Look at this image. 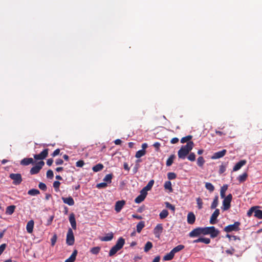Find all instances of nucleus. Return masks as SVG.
Here are the masks:
<instances>
[{
	"label": "nucleus",
	"mask_w": 262,
	"mask_h": 262,
	"mask_svg": "<svg viewBox=\"0 0 262 262\" xmlns=\"http://www.w3.org/2000/svg\"><path fill=\"white\" fill-rule=\"evenodd\" d=\"M246 161L245 160H242L237 162L233 168V171H236L241 168L242 166L246 164Z\"/></svg>",
	"instance_id": "4468645a"
},
{
	"label": "nucleus",
	"mask_w": 262,
	"mask_h": 262,
	"mask_svg": "<svg viewBox=\"0 0 262 262\" xmlns=\"http://www.w3.org/2000/svg\"><path fill=\"white\" fill-rule=\"evenodd\" d=\"M219 234L220 231L214 226L208 227V234H209L212 238L216 237Z\"/></svg>",
	"instance_id": "0eeeda50"
},
{
	"label": "nucleus",
	"mask_w": 262,
	"mask_h": 262,
	"mask_svg": "<svg viewBox=\"0 0 262 262\" xmlns=\"http://www.w3.org/2000/svg\"><path fill=\"white\" fill-rule=\"evenodd\" d=\"M7 245L6 244H3L0 246V255L3 253L6 249Z\"/></svg>",
	"instance_id": "e2e57ef3"
},
{
	"label": "nucleus",
	"mask_w": 262,
	"mask_h": 262,
	"mask_svg": "<svg viewBox=\"0 0 262 262\" xmlns=\"http://www.w3.org/2000/svg\"><path fill=\"white\" fill-rule=\"evenodd\" d=\"M160 145H161L160 143L158 142H155L153 145L154 147L156 149V150L157 151L159 150Z\"/></svg>",
	"instance_id": "0e129e2a"
},
{
	"label": "nucleus",
	"mask_w": 262,
	"mask_h": 262,
	"mask_svg": "<svg viewBox=\"0 0 262 262\" xmlns=\"http://www.w3.org/2000/svg\"><path fill=\"white\" fill-rule=\"evenodd\" d=\"M228 189V185L227 184L224 185L221 188L220 195L221 197L223 199L225 197V193Z\"/></svg>",
	"instance_id": "c756f323"
},
{
	"label": "nucleus",
	"mask_w": 262,
	"mask_h": 262,
	"mask_svg": "<svg viewBox=\"0 0 262 262\" xmlns=\"http://www.w3.org/2000/svg\"><path fill=\"white\" fill-rule=\"evenodd\" d=\"M218 199H219V197L217 195H216L214 199H213V201L211 205V209H215L217 206L218 205Z\"/></svg>",
	"instance_id": "473e14b6"
},
{
	"label": "nucleus",
	"mask_w": 262,
	"mask_h": 262,
	"mask_svg": "<svg viewBox=\"0 0 262 262\" xmlns=\"http://www.w3.org/2000/svg\"><path fill=\"white\" fill-rule=\"evenodd\" d=\"M15 208H16V207L14 205H11V206H8L6 210V214H7L8 215L12 214L15 211Z\"/></svg>",
	"instance_id": "b1692460"
},
{
	"label": "nucleus",
	"mask_w": 262,
	"mask_h": 262,
	"mask_svg": "<svg viewBox=\"0 0 262 262\" xmlns=\"http://www.w3.org/2000/svg\"><path fill=\"white\" fill-rule=\"evenodd\" d=\"M163 230L162 224H158L154 229V233L156 237L159 238Z\"/></svg>",
	"instance_id": "1a4fd4ad"
},
{
	"label": "nucleus",
	"mask_w": 262,
	"mask_h": 262,
	"mask_svg": "<svg viewBox=\"0 0 262 262\" xmlns=\"http://www.w3.org/2000/svg\"><path fill=\"white\" fill-rule=\"evenodd\" d=\"M152 243L151 242H147L144 247V250L145 252H147L149 250H150L152 247Z\"/></svg>",
	"instance_id": "58836bf2"
},
{
	"label": "nucleus",
	"mask_w": 262,
	"mask_h": 262,
	"mask_svg": "<svg viewBox=\"0 0 262 262\" xmlns=\"http://www.w3.org/2000/svg\"><path fill=\"white\" fill-rule=\"evenodd\" d=\"M44 165L45 162L43 161L38 162L35 166L32 167L30 169V172L31 174H35L38 173Z\"/></svg>",
	"instance_id": "39448f33"
},
{
	"label": "nucleus",
	"mask_w": 262,
	"mask_h": 262,
	"mask_svg": "<svg viewBox=\"0 0 262 262\" xmlns=\"http://www.w3.org/2000/svg\"><path fill=\"white\" fill-rule=\"evenodd\" d=\"M210 239L209 238L206 237H200L196 239H195L193 241V243H198L200 242L204 243L206 244H208L210 243Z\"/></svg>",
	"instance_id": "aec40b11"
},
{
	"label": "nucleus",
	"mask_w": 262,
	"mask_h": 262,
	"mask_svg": "<svg viewBox=\"0 0 262 262\" xmlns=\"http://www.w3.org/2000/svg\"><path fill=\"white\" fill-rule=\"evenodd\" d=\"M219 214L220 210L219 209H216L211 216L209 221L211 224H215L216 223V219Z\"/></svg>",
	"instance_id": "9b49d317"
},
{
	"label": "nucleus",
	"mask_w": 262,
	"mask_h": 262,
	"mask_svg": "<svg viewBox=\"0 0 262 262\" xmlns=\"http://www.w3.org/2000/svg\"><path fill=\"white\" fill-rule=\"evenodd\" d=\"M227 152V150L226 149H223L221 151H219L214 153L213 156L211 157L212 159H216L221 158L224 157Z\"/></svg>",
	"instance_id": "ddd939ff"
},
{
	"label": "nucleus",
	"mask_w": 262,
	"mask_h": 262,
	"mask_svg": "<svg viewBox=\"0 0 262 262\" xmlns=\"http://www.w3.org/2000/svg\"><path fill=\"white\" fill-rule=\"evenodd\" d=\"M124 244L125 239L122 237H119L115 245L111 249L108 254L109 256H113L119 250L122 248Z\"/></svg>",
	"instance_id": "f257e3e1"
},
{
	"label": "nucleus",
	"mask_w": 262,
	"mask_h": 262,
	"mask_svg": "<svg viewBox=\"0 0 262 262\" xmlns=\"http://www.w3.org/2000/svg\"><path fill=\"white\" fill-rule=\"evenodd\" d=\"M33 163H34V161L31 158H24L20 161V164L24 166L29 165V164Z\"/></svg>",
	"instance_id": "a211bd4d"
},
{
	"label": "nucleus",
	"mask_w": 262,
	"mask_h": 262,
	"mask_svg": "<svg viewBox=\"0 0 262 262\" xmlns=\"http://www.w3.org/2000/svg\"><path fill=\"white\" fill-rule=\"evenodd\" d=\"M225 171H226V166L223 164L221 165L220 166L219 173L220 174H222V173H224Z\"/></svg>",
	"instance_id": "680f3d73"
},
{
	"label": "nucleus",
	"mask_w": 262,
	"mask_h": 262,
	"mask_svg": "<svg viewBox=\"0 0 262 262\" xmlns=\"http://www.w3.org/2000/svg\"><path fill=\"white\" fill-rule=\"evenodd\" d=\"M28 194L30 195H36L39 194V191L38 189H32L28 191Z\"/></svg>",
	"instance_id": "79ce46f5"
},
{
	"label": "nucleus",
	"mask_w": 262,
	"mask_h": 262,
	"mask_svg": "<svg viewBox=\"0 0 262 262\" xmlns=\"http://www.w3.org/2000/svg\"><path fill=\"white\" fill-rule=\"evenodd\" d=\"M192 136L191 135H188L186 137H183L181 140V142L182 143L188 142L192 139Z\"/></svg>",
	"instance_id": "c03bdc74"
},
{
	"label": "nucleus",
	"mask_w": 262,
	"mask_h": 262,
	"mask_svg": "<svg viewBox=\"0 0 262 262\" xmlns=\"http://www.w3.org/2000/svg\"><path fill=\"white\" fill-rule=\"evenodd\" d=\"M167 177L169 180H173L176 178L177 175L174 172H169L167 174Z\"/></svg>",
	"instance_id": "603ef678"
},
{
	"label": "nucleus",
	"mask_w": 262,
	"mask_h": 262,
	"mask_svg": "<svg viewBox=\"0 0 262 262\" xmlns=\"http://www.w3.org/2000/svg\"><path fill=\"white\" fill-rule=\"evenodd\" d=\"M248 177V174L247 172H244L242 174L239 176L237 177V180L239 183H243L246 181Z\"/></svg>",
	"instance_id": "bb28decb"
},
{
	"label": "nucleus",
	"mask_w": 262,
	"mask_h": 262,
	"mask_svg": "<svg viewBox=\"0 0 262 262\" xmlns=\"http://www.w3.org/2000/svg\"><path fill=\"white\" fill-rule=\"evenodd\" d=\"M146 154L145 150H139L137 151L136 153L135 157L137 158H140Z\"/></svg>",
	"instance_id": "ea45409f"
},
{
	"label": "nucleus",
	"mask_w": 262,
	"mask_h": 262,
	"mask_svg": "<svg viewBox=\"0 0 262 262\" xmlns=\"http://www.w3.org/2000/svg\"><path fill=\"white\" fill-rule=\"evenodd\" d=\"M63 163V161L61 159H58L56 160L55 163L57 165H61Z\"/></svg>",
	"instance_id": "774afa93"
},
{
	"label": "nucleus",
	"mask_w": 262,
	"mask_h": 262,
	"mask_svg": "<svg viewBox=\"0 0 262 262\" xmlns=\"http://www.w3.org/2000/svg\"><path fill=\"white\" fill-rule=\"evenodd\" d=\"M185 248L184 246L183 245H179L178 246L175 247L174 248H173L171 250V251L173 252L174 254L175 253L180 251L181 250H183Z\"/></svg>",
	"instance_id": "2f4dec72"
},
{
	"label": "nucleus",
	"mask_w": 262,
	"mask_h": 262,
	"mask_svg": "<svg viewBox=\"0 0 262 262\" xmlns=\"http://www.w3.org/2000/svg\"><path fill=\"white\" fill-rule=\"evenodd\" d=\"M60 185V182L57 181H56L53 183V187L56 191L57 192L59 190V188Z\"/></svg>",
	"instance_id": "09e8293b"
},
{
	"label": "nucleus",
	"mask_w": 262,
	"mask_h": 262,
	"mask_svg": "<svg viewBox=\"0 0 262 262\" xmlns=\"http://www.w3.org/2000/svg\"><path fill=\"white\" fill-rule=\"evenodd\" d=\"M240 222H235L233 224L226 226L224 229V231L227 233L231 232L232 231H238L240 230Z\"/></svg>",
	"instance_id": "7ed1b4c3"
},
{
	"label": "nucleus",
	"mask_w": 262,
	"mask_h": 262,
	"mask_svg": "<svg viewBox=\"0 0 262 262\" xmlns=\"http://www.w3.org/2000/svg\"><path fill=\"white\" fill-rule=\"evenodd\" d=\"M114 234L112 232L108 233L106 236L100 238L101 241H110L113 238Z\"/></svg>",
	"instance_id": "a878e982"
},
{
	"label": "nucleus",
	"mask_w": 262,
	"mask_h": 262,
	"mask_svg": "<svg viewBox=\"0 0 262 262\" xmlns=\"http://www.w3.org/2000/svg\"><path fill=\"white\" fill-rule=\"evenodd\" d=\"M69 221L71 225L72 228L74 230L76 229V222L75 218V215L72 213L69 216Z\"/></svg>",
	"instance_id": "dca6fc26"
},
{
	"label": "nucleus",
	"mask_w": 262,
	"mask_h": 262,
	"mask_svg": "<svg viewBox=\"0 0 262 262\" xmlns=\"http://www.w3.org/2000/svg\"><path fill=\"white\" fill-rule=\"evenodd\" d=\"M174 254L173 252L170 251V252L168 253H167L163 258V260L164 261H168L173 259Z\"/></svg>",
	"instance_id": "393cba45"
},
{
	"label": "nucleus",
	"mask_w": 262,
	"mask_h": 262,
	"mask_svg": "<svg viewBox=\"0 0 262 262\" xmlns=\"http://www.w3.org/2000/svg\"><path fill=\"white\" fill-rule=\"evenodd\" d=\"M34 222L33 220L29 221L27 224L26 229L29 233H32L33 230Z\"/></svg>",
	"instance_id": "f3484780"
},
{
	"label": "nucleus",
	"mask_w": 262,
	"mask_h": 262,
	"mask_svg": "<svg viewBox=\"0 0 262 262\" xmlns=\"http://www.w3.org/2000/svg\"><path fill=\"white\" fill-rule=\"evenodd\" d=\"M113 175L112 173L106 174L103 179V181L106 182L108 183H111L112 182V179L113 178Z\"/></svg>",
	"instance_id": "a19ab883"
},
{
	"label": "nucleus",
	"mask_w": 262,
	"mask_h": 262,
	"mask_svg": "<svg viewBox=\"0 0 262 262\" xmlns=\"http://www.w3.org/2000/svg\"><path fill=\"white\" fill-rule=\"evenodd\" d=\"M75 242V238L73 232L71 228H69L67 234L66 243L69 246L74 245Z\"/></svg>",
	"instance_id": "20e7f679"
},
{
	"label": "nucleus",
	"mask_w": 262,
	"mask_h": 262,
	"mask_svg": "<svg viewBox=\"0 0 262 262\" xmlns=\"http://www.w3.org/2000/svg\"><path fill=\"white\" fill-rule=\"evenodd\" d=\"M193 142L192 141H189L187 143L186 145L182 146V147L184 148V149L187 150L189 152L193 148Z\"/></svg>",
	"instance_id": "5701e85b"
},
{
	"label": "nucleus",
	"mask_w": 262,
	"mask_h": 262,
	"mask_svg": "<svg viewBox=\"0 0 262 262\" xmlns=\"http://www.w3.org/2000/svg\"><path fill=\"white\" fill-rule=\"evenodd\" d=\"M164 188L166 189H168L170 191H172V189L171 187V183L170 181H166L164 184Z\"/></svg>",
	"instance_id": "49530a36"
},
{
	"label": "nucleus",
	"mask_w": 262,
	"mask_h": 262,
	"mask_svg": "<svg viewBox=\"0 0 262 262\" xmlns=\"http://www.w3.org/2000/svg\"><path fill=\"white\" fill-rule=\"evenodd\" d=\"M254 216L259 219H262V210L256 209L254 212Z\"/></svg>",
	"instance_id": "37998d69"
},
{
	"label": "nucleus",
	"mask_w": 262,
	"mask_h": 262,
	"mask_svg": "<svg viewBox=\"0 0 262 262\" xmlns=\"http://www.w3.org/2000/svg\"><path fill=\"white\" fill-rule=\"evenodd\" d=\"M77 254V251L74 250L69 258L66 260L65 262H74L76 259V257Z\"/></svg>",
	"instance_id": "412c9836"
},
{
	"label": "nucleus",
	"mask_w": 262,
	"mask_h": 262,
	"mask_svg": "<svg viewBox=\"0 0 262 262\" xmlns=\"http://www.w3.org/2000/svg\"><path fill=\"white\" fill-rule=\"evenodd\" d=\"M231 202L226 199L224 198V200L223 201V207L222 208L223 210H227L229 209L231 206L230 205Z\"/></svg>",
	"instance_id": "4be33fe9"
},
{
	"label": "nucleus",
	"mask_w": 262,
	"mask_h": 262,
	"mask_svg": "<svg viewBox=\"0 0 262 262\" xmlns=\"http://www.w3.org/2000/svg\"><path fill=\"white\" fill-rule=\"evenodd\" d=\"M205 162V161L203 157H199L197 159V165L200 167H202Z\"/></svg>",
	"instance_id": "e433bc0d"
},
{
	"label": "nucleus",
	"mask_w": 262,
	"mask_h": 262,
	"mask_svg": "<svg viewBox=\"0 0 262 262\" xmlns=\"http://www.w3.org/2000/svg\"><path fill=\"white\" fill-rule=\"evenodd\" d=\"M179 142V139L178 138H173L171 141H170V143L171 144H176L177 143H178Z\"/></svg>",
	"instance_id": "338daca9"
},
{
	"label": "nucleus",
	"mask_w": 262,
	"mask_h": 262,
	"mask_svg": "<svg viewBox=\"0 0 262 262\" xmlns=\"http://www.w3.org/2000/svg\"><path fill=\"white\" fill-rule=\"evenodd\" d=\"M195 221V216L193 212H189L187 215V222L189 224H193Z\"/></svg>",
	"instance_id": "6ab92c4d"
},
{
	"label": "nucleus",
	"mask_w": 262,
	"mask_h": 262,
	"mask_svg": "<svg viewBox=\"0 0 262 262\" xmlns=\"http://www.w3.org/2000/svg\"><path fill=\"white\" fill-rule=\"evenodd\" d=\"M38 187H39V189H40L41 190H42L43 191H46L47 190L46 185L43 183L40 182L38 185Z\"/></svg>",
	"instance_id": "13d9d810"
},
{
	"label": "nucleus",
	"mask_w": 262,
	"mask_h": 262,
	"mask_svg": "<svg viewBox=\"0 0 262 262\" xmlns=\"http://www.w3.org/2000/svg\"><path fill=\"white\" fill-rule=\"evenodd\" d=\"M256 207H251L247 212V215L248 216H251L253 212H255V210L256 209Z\"/></svg>",
	"instance_id": "4d7b16f0"
},
{
	"label": "nucleus",
	"mask_w": 262,
	"mask_h": 262,
	"mask_svg": "<svg viewBox=\"0 0 262 262\" xmlns=\"http://www.w3.org/2000/svg\"><path fill=\"white\" fill-rule=\"evenodd\" d=\"M189 153L187 150L181 147L178 152V157L180 159H184Z\"/></svg>",
	"instance_id": "f8f14e48"
},
{
	"label": "nucleus",
	"mask_w": 262,
	"mask_h": 262,
	"mask_svg": "<svg viewBox=\"0 0 262 262\" xmlns=\"http://www.w3.org/2000/svg\"><path fill=\"white\" fill-rule=\"evenodd\" d=\"M234 252H235V249L233 248H231L230 249H227L225 251V252L227 254L231 255H233L234 254Z\"/></svg>",
	"instance_id": "052dcab7"
},
{
	"label": "nucleus",
	"mask_w": 262,
	"mask_h": 262,
	"mask_svg": "<svg viewBox=\"0 0 262 262\" xmlns=\"http://www.w3.org/2000/svg\"><path fill=\"white\" fill-rule=\"evenodd\" d=\"M104 166L102 164L99 163L93 167L92 169L94 172H98L102 170Z\"/></svg>",
	"instance_id": "cd10ccee"
},
{
	"label": "nucleus",
	"mask_w": 262,
	"mask_h": 262,
	"mask_svg": "<svg viewBox=\"0 0 262 262\" xmlns=\"http://www.w3.org/2000/svg\"><path fill=\"white\" fill-rule=\"evenodd\" d=\"M62 200L63 203L69 205V206H73L74 205V201L72 196H69L68 198H62Z\"/></svg>",
	"instance_id": "2eb2a0df"
},
{
	"label": "nucleus",
	"mask_w": 262,
	"mask_h": 262,
	"mask_svg": "<svg viewBox=\"0 0 262 262\" xmlns=\"http://www.w3.org/2000/svg\"><path fill=\"white\" fill-rule=\"evenodd\" d=\"M145 198V194H140L135 199V202L136 203H140L144 201Z\"/></svg>",
	"instance_id": "72a5a7b5"
},
{
	"label": "nucleus",
	"mask_w": 262,
	"mask_h": 262,
	"mask_svg": "<svg viewBox=\"0 0 262 262\" xmlns=\"http://www.w3.org/2000/svg\"><path fill=\"white\" fill-rule=\"evenodd\" d=\"M100 251V248L99 247H95L91 248L90 251L92 254H97Z\"/></svg>",
	"instance_id": "a18cd8bd"
},
{
	"label": "nucleus",
	"mask_w": 262,
	"mask_h": 262,
	"mask_svg": "<svg viewBox=\"0 0 262 262\" xmlns=\"http://www.w3.org/2000/svg\"><path fill=\"white\" fill-rule=\"evenodd\" d=\"M60 152V149H56V150H55L53 152L52 154V157H55L56 156H57L58 155H59Z\"/></svg>",
	"instance_id": "69168bd1"
},
{
	"label": "nucleus",
	"mask_w": 262,
	"mask_h": 262,
	"mask_svg": "<svg viewBox=\"0 0 262 262\" xmlns=\"http://www.w3.org/2000/svg\"><path fill=\"white\" fill-rule=\"evenodd\" d=\"M187 159L190 161H194L195 160V155L193 152H191L187 157Z\"/></svg>",
	"instance_id": "3c124183"
},
{
	"label": "nucleus",
	"mask_w": 262,
	"mask_h": 262,
	"mask_svg": "<svg viewBox=\"0 0 262 262\" xmlns=\"http://www.w3.org/2000/svg\"><path fill=\"white\" fill-rule=\"evenodd\" d=\"M205 188L208 190L210 192H213L214 190V186L209 182L205 183Z\"/></svg>",
	"instance_id": "4c0bfd02"
},
{
	"label": "nucleus",
	"mask_w": 262,
	"mask_h": 262,
	"mask_svg": "<svg viewBox=\"0 0 262 262\" xmlns=\"http://www.w3.org/2000/svg\"><path fill=\"white\" fill-rule=\"evenodd\" d=\"M125 204L124 200L118 201L116 202L115 210L117 212H120Z\"/></svg>",
	"instance_id": "9d476101"
},
{
	"label": "nucleus",
	"mask_w": 262,
	"mask_h": 262,
	"mask_svg": "<svg viewBox=\"0 0 262 262\" xmlns=\"http://www.w3.org/2000/svg\"><path fill=\"white\" fill-rule=\"evenodd\" d=\"M165 206H166V208H167L168 209H169L170 210H171L173 211H174V210H175L174 206L172 205L170 203L167 202H165Z\"/></svg>",
	"instance_id": "8fccbe9b"
},
{
	"label": "nucleus",
	"mask_w": 262,
	"mask_h": 262,
	"mask_svg": "<svg viewBox=\"0 0 262 262\" xmlns=\"http://www.w3.org/2000/svg\"><path fill=\"white\" fill-rule=\"evenodd\" d=\"M145 227V222L144 221H140L137 225V232L140 233L143 228Z\"/></svg>",
	"instance_id": "c85d7f7f"
},
{
	"label": "nucleus",
	"mask_w": 262,
	"mask_h": 262,
	"mask_svg": "<svg viewBox=\"0 0 262 262\" xmlns=\"http://www.w3.org/2000/svg\"><path fill=\"white\" fill-rule=\"evenodd\" d=\"M84 164L83 160H79L76 163V166L78 167H82Z\"/></svg>",
	"instance_id": "bf43d9fd"
},
{
	"label": "nucleus",
	"mask_w": 262,
	"mask_h": 262,
	"mask_svg": "<svg viewBox=\"0 0 262 262\" xmlns=\"http://www.w3.org/2000/svg\"><path fill=\"white\" fill-rule=\"evenodd\" d=\"M9 178L13 180V184L16 185L20 184L23 181L20 173H11Z\"/></svg>",
	"instance_id": "423d86ee"
},
{
	"label": "nucleus",
	"mask_w": 262,
	"mask_h": 262,
	"mask_svg": "<svg viewBox=\"0 0 262 262\" xmlns=\"http://www.w3.org/2000/svg\"><path fill=\"white\" fill-rule=\"evenodd\" d=\"M54 177L53 172L52 170L49 169L47 172V177L49 179H52Z\"/></svg>",
	"instance_id": "6e6d98bb"
},
{
	"label": "nucleus",
	"mask_w": 262,
	"mask_h": 262,
	"mask_svg": "<svg viewBox=\"0 0 262 262\" xmlns=\"http://www.w3.org/2000/svg\"><path fill=\"white\" fill-rule=\"evenodd\" d=\"M49 149L46 148L43 150L39 154L34 155V158L36 160H42L45 159L48 155Z\"/></svg>",
	"instance_id": "6e6552de"
},
{
	"label": "nucleus",
	"mask_w": 262,
	"mask_h": 262,
	"mask_svg": "<svg viewBox=\"0 0 262 262\" xmlns=\"http://www.w3.org/2000/svg\"><path fill=\"white\" fill-rule=\"evenodd\" d=\"M168 211L166 209H163L159 214V216L161 219H164L167 217L168 215Z\"/></svg>",
	"instance_id": "c9c22d12"
},
{
	"label": "nucleus",
	"mask_w": 262,
	"mask_h": 262,
	"mask_svg": "<svg viewBox=\"0 0 262 262\" xmlns=\"http://www.w3.org/2000/svg\"><path fill=\"white\" fill-rule=\"evenodd\" d=\"M176 158V156L174 155H171L170 156V157L168 158V159L166 161V165L167 166H170L172 165L173 163V160L174 158Z\"/></svg>",
	"instance_id": "7c9ffc66"
},
{
	"label": "nucleus",
	"mask_w": 262,
	"mask_h": 262,
	"mask_svg": "<svg viewBox=\"0 0 262 262\" xmlns=\"http://www.w3.org/2000/svg\"><path fill=\"white\" fill-rule=\"evenodd\" d=\"M154 182L155 181L154 180L149 181L147 185L144 187V190H150L153 186Z\"/></svg>",
	"instance_id": "f704fd0d"
},
{
	"label": "nucleus",
	"mask_w": 262,
	"mask_h": 262,
	"mask_svg": "<svg viewBox=\"0 0 262 262\" xmlns=\"http://www.w3.org/2000/svg\"><path fill=\"white\" fill-rule=\"evenodd\" d=\"M208 227H198L192 230L189 235L191 237H197L200 235H208Z\"/></svg>",
	"instance_id": "f03ea898"
},
{
	"label": "nucleus",
	"mask_w": 262,
	"mask_h": 262,
	"mask_svg": "<svg viewBox=\"0 0 262 262\" xmlns=\"http://www.w3.org/2000/svg\"><path fill=\"white\" fill-rule=\"evenodd\" d=\"M57 236L56 234H54L51 239V245L52 246H54L57 241Z\"/></svg>",
	"instance_id": "864d4df0"
},
{
	"label": "nucleus",
	"mask_w": 262,
	"mask_h": 262,
	"mask_svg": "<svg viewBox=\"0 0 262 262\" xmlns=\"http://www.w3.org/2000/svg\"><path fill=\"white\" fill-rule=\"evenodd\" d=\"M196 203L198 205V207L199 209H201L203 208V201L200 198H198L196 199Z\"/></svg>",
	"instance_id": "de8ad7c7"
},
{
	"label": "nucleus",
	"mask_w": 262,
	"mask_h": 262,
	"mask_svg": "<svg viewBox=\"0 0 262 262\" xmlns=\"http://www.w3.org/2000/svg\"><path fill=\"white\" fill-rule=\"evenodd\" d=\"M107 186V183L106 182H102L97 184V188H105Z\"/></svg>",
	"instance_id": "5fc2aeb1"
}]
</instances>
